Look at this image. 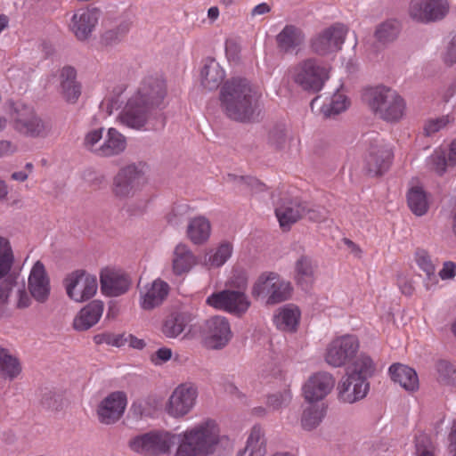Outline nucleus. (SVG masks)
Instances as JSON below:
<instances>
[{"instance_id":"f03ea898","label":"nucleus","mask_w":456,"mask_h":456,"mask_svg":"<svg viewBox=\"0 0 456 456\" xmlns=\"http://www.w3.org/2000/svg\"><path fill=\"white\" fill-rule=\"evenodd\" d=\"M176 451L174 456H209L219 443V428L208 419L181 434H174Z\"/></svg>"},{"instance_id":"49530a36","label":"nucleus","mask_w":456,"mask_h":456,"mask_svg":"<svg viewBox=\"0 0 456 456\" xmlns=\"http://www.w3.org/2000/svg\"><path fill=\"white\" fill-rule=\"evenodd\" d=\"M416 262L419 267L425 273L427 280V289L437 282V277L436 274V267L433 264L430 256L424 249H418L416 252Z\"/></svg>"},{"instance_id":"423d86ee","label":"nucleus","mask_w":456,"mask_h":456,"mask_svg":"<svg viewBox=\"0 0 456 456\" xmlns=\"http://www.w3.org/2000/svg\"><path fill=\"white\" fill-rule=\"evenodd\" d=\"M14 255L8 239L0 236V318L7 314L9 297L18 285V275L11 273Z\"/></svg>"},{"instance_id":"4be33fe9","label":"nucleus","mask_w":456,"mask_h":456,"mask_svg":"<svg viewBox=\"0 0 456 456\" xmlns=\"http://www.w3.org/2000/svg\"><path fill=\"white\" fill-rule=\"evenodd\" d=\"M28 289L31 297L40 304H45L50 297V279L41 261H37L30 271Z\"/></svg>"},{"instance_id":"f704fd0d","label":"nucleus","mask_w":456,"mask_h":456,"mask_svg":"<svg viewBox=\"0 0 456 456\" xmlns=\"http://www.w3.org/2000/svg\"><path fill=\"white\" fill-rule=\"evenodd\" d=\"M304 201H291L275 210L280 225L283 229L290 226L304 217Z\"/></svg>"},{"instance_id":"338daca9","label":"nucleus","mask_w":456,"mask_h":456,"mask_svg":"<svg viewBox=\"0 0 456 456\" xmlns=\"http://www.w3.org/2000/svg\"><path fill=\"white\" fill-rule=\"evenodd\" d=\"M272 10V7L269 4L267 3H261V4H258L257 5H256L250 12V15L251 17H256V16H261V15H265V14H267L271 12Z\"/></svg>"},{"instance_id":"bb28decb","label":"nucleus","mask_w":456,"mask_h":456,"mask_svg":"<svg viewBox=\"0 0 456 456\" xmlns=\"http://www.w3.org/2000/svg\"><path fill=\"white\" fill-rule=\"evenodd\" d=\"M276 44L285 53H292L301 48L305 41L304 31L296 25L287 24L276 36Z\"/></svg>"},{"instance_id":"a19ab883","label":"nucleus","mask_w":456,"mask_h":456,"mask_svg":"<svg viewBox=\"0 0 456 456\" xmlns=\"http://www.w3.org/2000/svg\"><path fill=\"white\" fill-rule=\"evenodd\" d=\"M401 30L400 23L395 20H388L379 24L375 30V38L386 45L395 41Z\"/></svg>"},{"instance_id":"c85d7f7f","label":"nucleus","mask_w":456,"mask_h":456,"mask_svg":"<svg viewBox=\"0 0 456 456\" xmlns=\"http://www.w3.org/2000/svg\"><path fill=\"white\" fill-rule=\"evenodd\" d=\"M192 321L193 315L189 312H172L164 319L161 331L167 338H176Z\"/></svg>"},{"instance_id":"0eeeda50","label":"nucleus","mask_w":456,"mask_h":456,"mask_svg":"<svg viewBox=\"0 0 456 456\" xmlns=\"http://www.w3.org/2000/svg\"><path fill=\"white\" fill-rule=\"evenodd\" d=\"M291 285L275 273H262L255 282L251 294L256 299H263L268 305L288 300L291 294Z\"/></svg>"},{"instance_id":"412c9836","label":"nucleus","mask_w":456,"mask_h":456,"mask_svg":"<svg viewBox=\"0 0 456 456\" xmlns=\"http://www.w3.org/2000/svg\"><path fill=\"white\" fill-rule=\"evenodd\" d=\"M100 284L102 294L114 297L126 294L132 285V280L120 271L104 269L100 274Z\"/></svg>"},{"instance_id":"e433bc0d","label":"nucleus","mask_w":456,"mask_h":456,"mask_svg":"<svg viewBox=\"0 0 456 456\" xmlns=\"http://www.w3.org/2000/svg\"><path fill=\"white\" fill-rule=\"evenodd\" d=\"M266 453V439L265 432L259 426H254L247 440L245 448L239 452L238 456H265Z\"/></svg>"},{"instance_id":"052dcab7","label":"nucleus","mask_w":456,"mask_h":456,"mask_svg":"<svg viewBox=\"0 0 456 456\" xmlns=\"http://www.w3.org/2000/svg\"><path fill=\"white\" fill-rule=\"evenodd\" d=\"M15 289L18 293V300L16 302V307L18 309L28 308L31 305V298L28 296V294L27 293L24 284L21 286H20L18 284L17 287L14 288V289Z\"/></svg>"},{"instance_id":"e2e57ef3","label":"nucleus","mask_w":456,"mask_h":456,"mask_svg":"<svg viewBox=\"0 0 456 456\" xmlns=\"http://www.w3.org/2000/svg\"><path fill=\"white\" fill-rule=\"evenodd\" d=\"M438 275L442 280L453 279L456 275V264L452 261L444 262Z\"/></svg>"},{"instance_id":"6e6552de","label":"nucleus","mask_w":456,"mask_h":456,"mask_svg":"<svg viewBox=\"0 0 456 456\" xmlns=\"http://www.w3.org/2000/svg\"><path fill=\"white\" fill-rule=\"evenodd\" d=\"M145 165L139 163L127 165L118 170L113 178L112 192L123 200L133 197L145 183Z\"/></svg>"},{"instance_id":"79ce46f5","label":"nucleus","mask_w":456,"mask_h":456,"mask_svg":"<svg viewBox=\"0 0 456 456\" xmlns=\"http://www.w3.org/2000/svg\"><path fill=\"white\" fill-rule=\"evenodd\" d=\"M407 201L410 209L416 216H421L428 212V202L421 187H412L408 192Z\"/></svg>"},{"instance_id":"dca6fc26","label":"nucleus","mask_w":456,"mask_h":456,"mask_svg":"<svg viewBox=\"0 0 456 456\" xmlns=\"http://www.w3.org/2000/svg\"><path fill=\"white\" fill-rule=\"evenodd\" d=\"M167 94L166 81L161 77H145L134 95L154 111L159 109Z\"/></svg>"},{"instance_id":"774afa93","label":"nucleus","mask_w":456,"mask_h":456,"mask_svg":"<svg viewBox=\"0 0 456 456\" xmlns=\"http://www.w3.org/2000/svg\"><path fill=\"white\" fill-rule=\"evenodd\" d=\"M449 451L452 456H456V422H453L452 429L448 436Z\"/></svg>"},{"instance_id":"8fccbe9b","label":"nucleus","mask_w":456,"mask_h":456,"mask_svg":"<svg viewBox=\"0 0 456 456\" xmlns=\"http://www.w3.org/2000/svg\"><path fill=\"white\" fill-rule=\"evenodd\" d=\"M323 418V410L317 406H310L303 412L301 424L304 429L312 430L315 428Z\"/></svg>"},{"instance_id":"473e14b6","label":"nucleus","mask_w":456,"mask_h":456,"mask_svg":"<svg viewBox=\"0 0 456 456\" xmlns=\"http://www.w3.org/2000/svg\"><path fill=\"white\" fill-rule=\"evenodd\" d=\"M126 147V137L116 128H110L102 143L97 148L98 156L112 157L120 154Z\"/></svg>"},{"instance_id":"2f4dec72","label":"nucleus","mask_w":456,"mask_h":456,"mask_svg":"<svg viewBox=\"0 0 456 456\" xmlns=\"http://www.w3.org/2000/svg\"><path fill=\"white\" fill-rule=\"evenodd\" d=\"M389 373L392 380L406 391L414 392L419 389L418 375L412 368L402 363H394L389 368Z\"/></svg>"},{"instance_id":"c03bdc74","label":"nucleus","mask_w":456,"mask_h":456,"mask_svg":"<svg viewBox=\"0 0 456 456\" xmlns=\"http://www.w3.org/2000/svg\"><path fill=\"white\" fill-rule=\"evenodd\" d=\"M436 380L444 386H456V368L446 360H439L436 363Z\"/></svg>"},{"instance_id":"603ef678","label":"nucleus","mask_w":456,"mask_h":456,"mask_svg":"<svg viewBox=\"0 0 456 456\" xmlns=\"http://www.w3.org/2000/svg\"><path fill=\"white\" fill-rule=\"evenodd\" d=\"M232 251V245L228 242L222 243L216 252L209 256L208 264L210 266L219 267L223 265L231 256Z\"/></svg>"},{"instance_id":"2eb2a0df","label":"nucleus","mask_w":456,"mask_h":456,"mask_svg":"<svg viewBox=\"0 0 456 456\" xmlns=\"http://www.w3.org/2000/svg\"><path fill=\"white\" fill-rule=\"evenodd\" d=\"M358 348L356 337L346 335L337 338L329 345L325 360L330 366L341 367L355 355Z\"/></svg>"},{"instance_id":"a18cd8bd","label":"nucleus","mask_w":456,"mask_h":456,"mask_svg":"<svg viewBox=\"0 0 456 456\" xmlns=\"http://www.w3.org/2000/svg\"><path fill=\"white\" fill-rule=\"evenodd\" d=\"M296 280L302 287L307 286L314 273L313 260L307 256H301L296 262Z\"/></svg>"},{"instance_id":"4c0bfd02","label":"nucleus","mask_w":456,"mask_h":456,"mask_svg":"<svg viewBox=\"0 0 456 456\" xmlns=\"http://www.w3.org/2000/svg\"><path fill=\"white\" fill-rule=\"evenodd\" d=\"M300 316L301 313L297 306L288 305L274 316V322L280 330L294 332L297 329Z\"/></svg>"},{"instance_id":"ddd939ff","label":"nucleus","mask_w":456,"mask_h":456,"mask_svg":"<svg viewBox=\"0 0 456 456\" xmlns=\"http://www.w3.org/2000/svg\"><path fill=\"white\" fill-rule=\"evenodd\" d=\"M449 10L448 0H412L409 14L416 21L429 23L443 20Z\"/></svg>"},{"instance_id":"c756f323","label":"nucleus","mask_w":456,"mask_h":456,"mask_svg":"<svg viewBox=\"0 0 456 456\" xmlns=\"http://www.w3.org/2000/svg\"><path fill=\"white\" fill-rule=\"evenodd\" d=\"M169 291V286L167 282L157 279L141 290L142 307L144 310H151L162 304Z\"/></svg>"},{"instance_id":"f3484780","label":"nucleus","mask_w":456,"mask_h":456,"mask_svg":"<svg viewBox=\"0 0 456 456\" xmlns=\"http://www.w3.org/2000/svg\"><path fill=\"white\" fill-rule=\"evenodd\" d=\"M204 333L206 346L216 350L224 347L232 337L228 320L219 315L207 320Z\"/></svg>"},{"instance_id":"5701e85b","label":"nucleus","mask_w":456,"mask_h":456,"mask_svg":"<svg viewBox=\"0 0 456 456\" xmlns=\"http://www.w3.org/2000/svg\"><path fill=\"white\" fill-rule=\"evenodd\" d=\"M334 386L335 379L330 373L317 372L310 377L303 387L305 399L309 403L321 401L331 392Z\"/></svg>"},{"instance_id":"864d4df0","label":"nucleus","mask_w":456,"mask_h":456,"mask_svg":"<svg viewBox=\"0 0 456 456\" xmlns=\"http://www.w3.org/2000/svg\"><path fill=\"white\" fill-rule=\"evenodd\" d=\"M304 217H307L311 222L322 223L328 218L329 212L322 207L312 206L304 201Z\"/></svg>"},{"instance_id":"bf43d9fd","label":"nucleus","mask_w":456,"mask_h":456,"mask_svg":"<svg viewBox=\"0 0 456 456\" xmlns=\"http://www.w3.org/2000/svg\"><path fill=\"white\" fill-rule=\"evenodd\" d=\"M449 123L448 117H441L436 119L428 120L425 126L424 131L427 135H431L436 132H438L440 129L444 127Z\"/></svg>"},{"instance_id":"69168bd1","label":"nucleus","mask_w":456,"mask_h":456,"mask_svg":"<svg viewBox=\"0 0 456 456\" xmlns=\"http://www.w3.org/2000/svg\"><path fill=\"white\" fill-rule=\"evenodd\" d=\"M17 151V147L10 141H0V158L12 155Z\"/></svg>"},{"instance_id":"3c124183","label":"nucleus","mask_w":456,"mask_h":456,"mask_svg":"<svg viewBox=\"0 0 456 456\" xmlns=\"http://www.w3.org/2000/svg\"><path fill=\"white\" fill-rule=\"evenodd\" d=\"M129 28L130 24L124 22L116 28L104 32L101 37V44L107 46L118 42L129 31Z\"/></svg>"},{"instance_id":"0e129e2a","label":"nucleus","mask_w":456,"mask_h":456,"mask_svg":"<svg viewBox=\"0 0 456 456\" xmlns=\"http://www.w3.org/2000/svg\"><path fill=\"white\" fill-rule=\"evenodd\" d=\"M189 210L190 207L188 205H183L175 208L167 216V222L173 226L179 225L182 223V220L178 218V216H181L183 212Z\"/></svg>"},{"instance_id":"39448f33","label":"nucleus","mask_w":456,"mask_h":456,"mask_svg":"<svg viewBox=\"0 0 456 456\" xmlns=\"http://www.w3.org/2000/svg\"><path fill=\"white\" fill-rule=\"evenodd\" d=\"M11 118L15 131L31 138H45L52 125L38 116L34 108L21 102H11Z\"/></svg>"},{"instance_id":"b1692460","label":"nucleus","mask_w":456,"mask_h":456,"mask_svg":"<svg viewBox=\"0 0 456 456\" xmlns=\"http://www.w3.org/2000/svg\"><path fill=\"white\" fill-rule=\"evenodd\" d=\"M369 389V382L346 373L338 385V399L346 403H354L364 398Z\"/></svg>"},{"instance_id":"37998d69","label":"nucleus","mask_w":456,"mask_h":456,"mask_svg":"<svg viewBox=\"0 0 456 456\" xmlns=\"http://www.w3.org/2000/svg\"><path fill=\"white\" fill-rule=\"evenodd\" d=\"M40 405L45 410L58 411L62 410L64 400L62 395L54 388H41L39 394Z\"/></svg>"},{"instance_id":"ea45409f","label":"nucleus","mask_w":456,"mask_h":456,"mask_svg":"<svg viewBox=\"0 0 456 456\" xmlns=\"http://www.w3.org/2000/svg\"><path fill=\"white\" fill-rule=\"evenodd\" d=\"M21 371L19 361L0 346V377L10 380L15 379Z\"/></svg>"},{"instance_id":"cd10ccee","label":"nucleus","mask_w":456,"mask_h":456,"mask_svg":"<svg viewBox=\"0 0 456 456\" xmlns=\"http://www.w3.org/2000/svg\"><path fill=\"white\" fill-rule=\"evenodd\" d=\"M104 304L101 300H93L84 306L73 321V328L78 331L87 330L94 326L102 315Z\"/></svg>"},{"instance_id":"58836bf2","label":"nucleus","mask_w":456,"mask_h":456,"mask_svg":"<svg viewBox=\"0 0 456 456\" xmlns=\"http://www.w3.org/2000/svg\"><path fill=\"white\" fill-rule=\"evenodd\" d=\"M375 372V364L372 359L366 354H360L356 360L346 369V373L363 379H367L373 376Z\"/></svg>"},{"instance_id":"4d7b16f0","label":"nucleus","mask_w":456,"mask_h":456,"mask_svg":"<svg viewBox=\"0 0 456 456\" xmlns=\"http://www.w3.org/2000/svg\"><path fill=\"white\" fill-rule=\"evenodd\" d=\"M432 163L434 165L435 171L439 175H443L448 167H452L448 163V157L444 151H436L431 157Z\"/></svg>"},{"instance_id":"72a5a7b5","label":"nucleus","mask_w":456,"mask_h":456,"mask_svg":"<svg viewBox=\"0 0 456 456\" xmlns=\"http://www.w3.org/2000/svg\"><path fill=\"white\" fill-rule=\"evenodd\" d=\"M172 263L174 273L182 275L196 265L198 260L187 245L180 243L175 248Z\"/></svg>"},{"instance_id":"7c9ffc66","label":"nucleus","mask_w":456,"mask_h":456,"mask_svg":"<svg viewBox=\"0 0 456 456\" xmlns=\"http://www.w3.org/2000/svg\"><path fill=\"white\" fill-rule=\"evenodd\" d=\"M225 77L223 64L217 59H207L200 70L201 86L208 91L216 90Z\"/></svg>"},{"instance_id":"680f3d73","label":"nucleus","mask_w":456,"mask_h":456,"mask_svg":"<svg viewBox=\"0 0 456 456\" xmlns=\"http://www.w3.org/2000/svg\"><path fill=\"white\" fill-rule=\"evenodd\" d=\"M172 357V350L167 347H161L158 349L151 356V361L155 365H159L163 362H167Z\"/></svg>"},{"instance_id":"a878e982","label":"nucleus","mask_w":456,"mask_h":456,"mask_svg":"<svg viewBox=\"0 0 456 456\" xmlns=\"http://www.w3.org/2000/svg\"><path fill=\"white\" fill-rule=\"evenodd\" d=\"M60 94L69 104H75L78 101L82 86L77 80V70L71 66H64L60 70Z\"/></svg>"},{"instance_id":"20e7f679","label":"nucleus","mask_w":456,"mask_h":456,"mask_svg":"<svg viewBox=\"0 0 456 456\" xmlns=\"http://www.w3.org/2000/svg\"><path fill=\"white\" fill-rule=\"evenodd\" d=\"M365 96L370 110L379 118L393 123L403 118L405 102L396 91L379 86L369 89Z\"/></svg>"},{"instance_id":"6e6d98bb","label":"nucleus","mask_w":456,"mask_h":456,"mask_svg":"<svg viewBox=\"0 0 456 456\" xmlns=\"http://www.w3.org/2000/svg\"><path fill=\"white\" fill-rule=\"evenodd\" d=\"M103 128H98L88 132L85 137L86 148L98 155L97 148L101 144Z\"/></svg>"},{"instance_id":"a211bd4d","label":"nucleus","mask_w":456,"mask_h":456,"mask_svg":"<svg viewBox=\"0 0 456 456\" xmlns=\"http://www.w3.org/2000/svg\"><path fill=\"white\" fill-rule=\"evenodd\" d=\"M154 112L152 109L133 96L127 101L118 119L122 125L139 130L148 123Z\"/></svg>"},{"instance_id":"9b49d317","label":"nucleus","mask_w":456,"mask_h":456,"mask_svg":"<svg viewBox=\"0 0 456 456\" xmlns=\"http://www.w3.org/2000/svg\"><path fill=\"white\" fill-rule=\"evenodd\" d=\"M349 28L341 22H336L314 36L310 40L313 53L319 55L335 54L342 49Z\"/></svg>"},{"instance_id":"13d9d810","label":"nucleus","mask_w":456,"mask_h":456,"mask_svg":"<svg viewBox=\"0 0 456 456\" xmlns=\"http://www.w3.org/2000/svg\"><path fill=\"white\" fill-rule=\"evenodd\" d=\"M232 177L236 183L244 185L252 192H258L265 190V185L255 177L235 175H232Z\"/></svg>"},{"instance_id":"1a4fd4ad","label":"nucleus","mask_w":456,"mask_h":456,"mask_svg":"<svg viewBox=\"0 0 456 456\" xmlns=\"http://www.w3.org/2000/svg\"><path fill=\"white\" fill-rule=\"evenodd\" d=\"M246 279H242L238 286L240 289H224L213 293L207 298L206 302L216 309L224 310L240 317L248 310L251 305L247 295L241 290V289L246 288Z\"/></svg>"},{"instance_id":"c9c22d12","label":"nucleus","mask_w":456,"mask_h":456,"mask_svg":"<svg viewBox=\"0 0 456 456\" xmlns=\"http://www.w3.org/2000/svg\"><path fill=\"white\" fill-rule=\"evenodd\" d=\"M210 232V222L205 216H200L190 219L186 234L193 244L202 245L208 240Z\"/></svg>"},{"instance_id":"5fc2aeb1","label":"nucleus","mask_w":456,"mask_h":456,"mask_svg":"<svg viewBox=\"0 0 456 456\" xmlns=\"http://www.w3.org/2000/svg\"><path fill=\"white\" fill-rule=\"evenodd\" d=\"M415 454L417 456H435L431 439L426 434H420L416 436Z\"/></svg>"},{"instance_id":"f8f14e48","label":"nucleus","mask_w":456,"mask_h":456,"mask_svg":"<svg viewBox=\"0 0 456 456\" xmlns=\"http://www.w3.org/2000/svg\"><path fill=\"white\" fill-rule=\"evenodd\" d=\"M68 297L76 302H84L94 296L98 289L97 279L85 270H76L63 281Z\"/></svg>"},{"instance_id":"4468645a","label":"nucleus","mask_w":456,"mask_h":456,"mask_svg":"<svg viewBox=\"0 0 456 456\" xmlns=\"http://www.w3.org/2000/svg\"><path fill=\"white\" fill-rule=\"evenodd\" d=\"M197 396L198 391L195 386L181 384L171 394L166 405V411L174 418L183 417L194 407Z\"/></svg>"},{"instance_id":"de8ad7c7","label":"nucleus","mask_w":456,"mask_h":456,"mask_svg":"<svg viewBox=\"0 0 456 456\" xmlns=\"http://www.w3.org/2000/svg\"><path fill=\"white\" fill-rule=\"evenodd\" d=\"M289 140V129L284 124H275L268 131V143L276 150H283Z\"/></svg>"},{"instance_id":"09e8293b","label":"nucleus","mask_w":456,"mask_h":456,"mask_svg":"<svg viewBox=\"0 0 456 456\" xmlns=\"http://www.w3.org/2000/svg\"><path fill=\"white\" fill-rule=\"evenodd\" d=\"M347 108V99L346 95L339 93V88L336 89L333 94L330 102L323 104L322 112L325 117H331L341 113Z\"/></svg>"},{"instance_id":"6ab92c4d","label":"nucleus","mask_w":456,"mask_h":456,"mask_svg":"<svg viewBox=\"0 0 456 456\" xmlns=\"http://www.w3.org/2000/svg\"><path fill=\"white\" fill-rule=\"evenodd\" d=\"M392 151L382 141L371 142L365 157V170L371 176L386 173L391 164Z\"/></svg>"},{"instance_id":"9d476101","label":"nucleus","mask_w":456,"mask_h":456,"mask_svg":"<svg viewBox=\"0 0 456 456\" xmlns=\"http://www.w3.org/2000/svg\"><path fill=\"white\" fill-rule=\"evenodd\" d=\"M174 434L164 431H151L137 436L129 442L132 451L148 456H159L169 452L175 444Z\"/></svg>"},{"instance_id":"aec40b11","label":"nucleus","mask_w":456,"mask_h":456,"mask_svg":"<svg viewBox=\"0 0 456 456\" xmlns=\"http://www.w3.org/2000/svg\"><path fill=\"white\" fill-rule=\"evenodd\" d=\"M126 406V395L124 392H113L105 397L98 406L99 421L105 425L116 423L123 416Z\"/></svg>"},{"instance_id":"7ed1b4c3","label":"nucleus","mask_w":456,"mask_h":456,"mask_svg":"<svg viewBox=\"0 0 456 456\" xmlns=\"http://www.w3.org/2000/svg\"><path fill=\"white\" fill-rule=\"evenodd\" d=\"M332 67L318 59H305L289 69V77L302 91L316 94L330 77Z\"/></svg>"},{"instance_id":"393cba45","label":"nucleus","mask_w":456,"mask_h":456,"mask_svg":"<svg viewBox=\"0 0 456 456\" xmlns=\"http://www.w3.org/2000/svg\"><path fill=\"white\" fill-rule=\"evenodd\" d=\"M99 14L95 9L77 11L69 23V29L78 40H86L98 23Z\"/></svg>"},{"instance_id":"f257e3e1","label":"nucleus","mask_w":456,"mask_h":456,"mask_svg":"<svg viewBox=\"0 0 456 456\" xmlns=\"http://www.w3.org/2000/svg\"><path fill=\"white\" fill-rule=\"evenodd\" d=\"M219 99L224 113L232 120L245 123L258 116L260 94L247 78L227 80L220 90Z\"/></svg>"}]
</instances>
